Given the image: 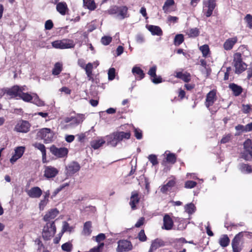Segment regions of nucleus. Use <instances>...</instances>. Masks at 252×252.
<instances>
[{"mask_svg":"<svg viewBox=\"0 0 252 252\" xmlns=\"http://www.w3.org/2000/svg\"><path fill=\"white\" fill-rule=\"evenodd\" d=\"M199 34V31L197 28L191 29L188 32V35L190 37H195Z\"/></svg>","mask_w":252,"mask_h":252,"instance_id":"nucleus-41","label":"nucleus"},{"mask_svg":"<svg viewBox=\"0 0 252 252\" xmlns=\"http://www.w3.org/2000/svg\"><path fill=\"white\" fill-rule=\"evenodd\" d=\"M174 4V0H167L165 2L162 8L164 11H166V10H168V8L170 6L173 5Z\"/></svg>","mask_w":252,"mask_h":252,"instance_id":"nucleus-48","label":"nucleus"},{"mask_svg":"<svg viewBox=\"0 0 252 252\" xmlns=\"http://www.w3.org/2000/svg\"><path fill=\"white\" fill-rule=\"evenodd\" d=\"M245 151L242 154V157L248 160L252 158V140L248 139L244 143Z\"/></svg>","mask_w":252,"mask_h":252,"instance_id":"nucleus-8","label":"nucleus"},{"mask_svg":"<svg viewBox=\"0 0 252 252\" xmlns=\"http://www.w3.org/2000/svg\"><path fill=\"white\" fill-rule=\"evenodd\" d=\"M197 185L196 182L193 181H187L185 182V187L187 189H192Z\"/></svg>","mask_w":252,"mask_h":252,"instance_id":"nucleus-46","label":"nucleus"},{"mask_svg":"<svg viewBox=\"0 0 252 252\" xmlns=\"http://www.w3.org/2000/svg\"><path fill=\"white\" fill-rule=\"evenodd\" d=\"M72 227H70L69 224L66 221L63 222V226L62 230V235L66 231L71 232L72 231Z\"/></svg>","mask_w":252,"mask_h":252,"instance_id":"nucleus-40","label":"nucleus"},{"mask_svg":"<svg viewBox=\"0 0 252 252\" xmlns=\"http://www.w3.org/2000/svg\"><path fill=\"white\" fill-rule=\"evenodd\" d=\"M28 195L32 198H39L42 194V190L38 187L32 188L27 192Z\"/></svg>","mask_w":252,"mask_h":252,"instance_id":"nucleus-16","label":"nucleus"},{"mask_svg":"<svg viewBox=\"0 0 252 252\" xmlns=\"http://www.w3.org/2000/svg\"><path fill=\"white\" fill-rule=\"evenodd\" d=\"M56 9L61 15H64L68 10V8L65 2H61L57 3Z\"/></svg>","mask_w":252,"mask_h":252,"instance_id":"nucleus-23","label":"nucleus"},{"mask_svg":"<svg viewBox=\"0 0 252 252\" xmlns=\"http://www.w3.org/2000/svg\"><path fill=\"white\" fill-rule=\"evenodd\" d=\"M216 6V0H207L203 2V12L207 17H209L212 15Z\"/></svg>","mask_w":252,"mask_h":252,"instance_id":"nucleus-5","label":"nucleus"},{"mask_svg":"<svg viewBox=\"0 0 252 252\" xmlns=\"http://www.w3.org/2000/svg\"><path fill=\"white\" fill-rule=\"evenodd\" d=\"M127 10L128 8L126 6H119V11L116 17L121 20L128 17L129 15L127 14Z\"/></svg>","mask_w":252,"mask_h":252,"instance_id":"nucleus-20","label":"nucleus"},{"mask_svg":"<svg viewBox=\"0 0 252 252\" xmlns=\"http://www.w3.org/2000/svg\"><path fill=\"white\" fill-rule=\"evenodd\" d=\"M139 240L141 242H144L147 240V237L144 230H141L138 234Z\"/></svg>","mask_w":252,"mask_h":252,"instance_id":"nucleus-52","label":"nucleus"},{"mask_svg":"<svg viewBox=\"0 0 252 252\" xmlns=\"http://www.w3.org/2000/svg\"><path fill=\"white\" fill-rule=\"evenodd\" d=\"M72 245L70 242H66L62 246V249L63 251L69 252L71 251Z\"/></svg>","mask_w":252,"mask_h":252,"instance_id":"nucleus-42","label":"nucleus"},{"mask_svg":"<svg viewBox=\"0 0 252 252\" xmlns=\"http://www.w3.org/2000/svg\"><path fill=\"white\" fill-rule=\"evenodd\" d=\"M108 79L113 80L115 77V69L114 68H110L108 72Z\"/></svg>","mask_w":252,"mask_h":252,"instance_id":"nucleus-49","label":"nucleus"},{"mask_svg":"<svg viewBox=\"0 0 252 252\" xmlns=\"http://www.w3.org/2000/svg\"><path fill=\"white\" fill-rule=\"evenodd\" d=\"M50 152L58 158L66 157L68 154V150L66 148H58L55 145H52L50 148Z\"/></svg>","mask_w":252,"mask_h":252,"instance_id":"nucleus-6","label":"nucleus"},{"mask_svg":"<svg viewBox=\"0 0 252 252\" xmlns=\"http://www.w3.org/2000/svg\"><path fill=\"white\" fill-rule=\"evenodd\" d=\"M62 70V64L60 63H57L52 70V74L55 75H59Z\"/></svg>","mask_w":252,"mask_h":252,"instance_id":"nucleus-29","label":"nucleus"},{"mask_svg":"<svg viewBox=\"0 0 252 252\" xmlns=\"http://www.w3.org/2000/svg\"><path fill=\"white\" fill-rule=\"evenodd\" d=\"M33 146L41 151L42 156H45V153H46V148L43 144L36 142L33 144Z\"/></svg>","mask_w":252,"mask_h":252,"instance_id":"nucleus-35","label":"nucleus"},{"mask_svg":"<svg viewBox=\"0 0 252 252\" xmlns=\"http://www.w3.org/2000/svg\"><path fill=\"white\" fill-rule=\"evenodd\" d=\"M119 6H113L111 7L109 10H108V13L111 15H117L119 11Z\"/></svg>","mask_w":252,"mask_h":252,"instance_id":"nucleus-51","label":"nucleus"},{"mask_svg":"<svg viewBox=\"0 0 252 252\" xmlns=\"http://www.w3.org/2000/svg\"><path fill=\"white\" fill-rule=\"evenodd\" d=\"M237 41V38L236 37L228 39L223 44L224 48L227 50L231 49Z\"/></svg>","mask_w":252,"mask_h":252,"instance_id":"nucleus-24","label":"nucleus"},{"mask_svg":"<svg viewBox=\"0 0 252 252\" xmlns=\"http://www.w3.org/2000/svg\"><path fill=\"white\" fill-rule=\"evenodd\" d=\"M174 184L175 182L173 181H169L166 185L161 187L160 191L163 193H165L169 190L172 187H173Z\"/></svg>","mask_w":252,"mask_h":252,"instance_id":"nucleus-31","label":"nucleus"},{"mask_svg":"<svg viewBox=\"0 0 252 252\" xmlns=\"http://www.w3.org/2000/svg\"><path fill=\"white\" fill-rule=\"evenodd\" d=\"M240 169L242 172L250 173L252 172L251 166L248 164L242 163L240 165Z\"/></svg>","mask_w":252,"mask_h":252,"instance_id":"nucleus-33","label":"nucleus"},{"mask_svg":"<svg viewBox=\"0 0 252 252\" xmlns=\"http://www.w3.org/2000/svg\"><path fill=\"white\" fill-rule=\"evenodd\" d=\"M157 67L156 66H153L149 69L148 74L152 77H157L156 75Z\"/></svg>","mask_w":252,"mask_h":252,"instance_id":"nucleus-54","label":"nucleus"},{"mask_svg":"<svg viewBox=\"0 0 252 252\" xmlns=\"http://www.w3.org/2000/svg\"><path fill=\"white\" fill-rule=\"evenodd\" d=\"M229 88L233 92V94L235 96H239L242 92V88L234 83H230L229 85Z\"/></svg>","mask_w":252,"mask_h":252,"instance_id":"nucleus-22","label":"nucleus"},{"mask_svg":"<svg viewBox=\"0 0 252 252\" xmlns=\"http://www.w3.org/2000/svg\"><path fill=\"white\" fill-rule=\"evenodd\" d=\"M84 5L91 10H93L96 8L94 0H83Z\"/></svg>","mask_w":252,"mask_h":252,"instance_id":"nucleus-26","label":"nucleus"},{"mask_svg":"<svg viewBox=\"0 0 252 252\" xmlns=\"http://www.w3.org/2000/svg\"><path fill=\"white\" fill-rule=\"evenodd\" d=\"M59 213V211L56 209H51L43 217V220L45 221L51 222L50 220L54 219Z\"/></svg>","mask_w":252,"mask_h":252,"instance_id":"nucleus-17","label":"nucleus"},{"mask_svg":"<svg viewBox=\"0 0 252 252\" xmlns=\"http://www.w3.org/2000/svg\"><path fill=\"white\" fill-rule=\"evenodd\" d=\"M19 97L24 101L27 102H30L32 99V96L31 94L28 93H22V92L20 93Z\"/></svg>","mask_w":252,"mask_h":252,"instance_id":"nucleus-36","label":"nucleus"},{"mask_svg":"<svg viewBox=\"0 0 252 252\" xmlns=\"http://www.w3.org/2000/svg\"><path fill=\"white\" fill-rule=\"evenodd\" d=\"M52 44L54 48L60 49L71 48L74 46L73 41L68 39L55 41Z\"/></svg>","mask_w":252,"mask_h":252,"instance_id":"nucleus-7","label":"nucleus"},{"mask_svg":"<svg viewBox=\"0 0 252 252\" xmlns=\"http://www.w3.org/2000/svg\"><path fill=\"white\" fill-rule=\"evenodd\" d=\"M132 72L139 75L140 79H143L145 76L143 71L139 67H133L132 69Z\"/></svg>","mask_w":252,"mask_h":252,"instance_id":"nucleus-32","label":"nucleus"},{"mask_svg":"<svg viewBox=\"0 0 252 252\" xmlns=\"http://www.w3.org/2000/svg\"><path fill=\"white\" fill-rule=\"evenodd\" d=\"M173 226V221L171 217L168 214H166L163 217V229L170 230Z\"/></svg>","mask_w":252,"mask_h":252,"instance_id":"nucleus-18","label":"nucleus"},{"mask_svg":"<svg viewBox=\"0 0 252 252\" xmlns=\"http://www.w3.org/2000/svg\"><path fill=\"white\" fill-rule=\"evenodd\" d=\"M244 20L247 23L248 27L250 29H252V16L249 14H247Z\"/></svg>","mask_w":252,"mask_h":252,"instance_id":"nucleus-43","label":"nucleus"},{"mask_svg":"<svg viewBox=\"0 0 252 252\" xmlns=\"http://www.w3.org/2000/svg\"><path fill=\"white\" fill-rule=\"evenodd\" d=\"M25 148L18 147L15 150V154L18 156V158H21L24 154Z\"/></svg>","mask_w":252,"mask_h":252,"instance_id":"nucleus-44","label":"nucleus"},{"mask_svg":"<svg viewBox=\"0 0 252 252\" xmlns=\"http://www.w3.org/2000/svg\"><path fill=\"white\" fill-rule=\"evenodd\" d=\"M252 130V122L245 126V132Z\"/></svg>","mask_w":252,"mask_h":252,"instance_id":"nucleus-64","label":"nucleus"},{"mask_svg":"<svg viewBox=\"0 0 252 252\" xmlns=\"http://www.w3.org/2000/svg\"><path fill=\"white\" fill-rule=\"evenodd\" d=\"M152 81L154 84H158L162 82V79L160 76H157V77H153L152 79Z\"/></svg>","mask_w":252,"mask_h":252,"instance_id":"nucleus-60","label":"nucleus"},{"mask_svg":"<svg viewBox=\"0 0 252 252\" xmlns=\"http://www.w3.org/2000/svg\"><path fill=\"white\" fill-rule=\"evenodd\" d=\"M112 41V37L109 36H104L102 37L101 39V42L102 44L104 45H107L109 44V43Z\"/></svg>","mask_w":252,"mask_h":252,"instance_id":"nucleus-45","label":"nucleus"},{"mask_svg":"<svg viewBox=\"0 0 252 252\" xmlns=\"http://www.w3.org/2000/svg\"><path fill=\"white\" fill-rule=\"evenodd\" d=\"M235 129L237 131H240L241 132H245V126L238 125L235 126Z\"/></svg>","mask_w":252,"mask_h":252,"instance_id":"nucleus-62","label":"nucleus"},{"mask_svg":"<svg viewBox=\"0 0 252 252\" xmlns=\"http://www.w3.org/2000/svg\"><path fill=\"white\" fill-rule=\"evenodd\" d=\"M80 169V165L77 162H72L70 163L66 167V169L67 174L72 175L78 171Z\"/></svg>","mask_w":252,"mask_h":252,"instance_id":"nucleus-13","label":"nucleus"},{"mask_svg":"<svg viewBox=\"0 0 252 252\" xmlns=\"http://www.w3.org/2000/svg\"><path fill=\"white\" fill-rule=\"evenodd\" d=\"M129 132L117 131L106 136L107 144L112 147H116L118 143L124 139H128L130 137Z\"/></svg>","mask_w":252,"mask_h":252,"instance_id":"nucleus-1","label":"nucleus"},{"mask_svg":"<svg viewBox=\"0 0 252 252\" xmlns=\"http://www.w3.org/2000/svg\"><path fill=\"white\" fill-rule=\"evenodd\" d=\"M164 245V243L162 240L156 239L152 242L149 252H153L158 248L163 246Z\"/></svg>","mask_w":252,"mask_h":252,"instance_id":"nucleus-21","label":"nucleus"},{"mask_svg":"<svg viewBox=\"0 0 252 252\" xmlns=\"http://www.w3.org/2000/svg\"><path fill=\"white\" fill-rule=\"evenodd\" d=\"M105 239V236L103 233H100L97 236L95 237V240L96 242L100 243L101 241L104 240Z\"/></svg>","mask_w":252,"mask_h":252,"instance_id":"nucleus-58","label":"nucleus"},{"mask_svg":"<svg viewBox=\"0 0 252 252\" xmlns=\"http://www.w3.org/2000/svg\"><path fill=\"white\" fill-rule=\"evenodd\" d=\"M247 232H240L235 235L232 240L231 245L233 252H240L242 249L244 233Z\"/></svg>","mask_w":252,"mask_h":252,"instance_id":"nucleus-3","label":"nucleus"},{"mask_svg":"<svg viewBox=\"0 0 252 252\" xmlns=\"http://www.w3.org/2000/svg\"><path fill=\"white\" fill-rule=\"evenodd\" d=\"M30 125L28 122L23 121L21 123L17 124L14 130L17 132L27 133L30 130Z\"/></svg>","mask_w":252,"mask_h":252,"instance_id":"nucleus-12","label":"nucleus"},{"mask_svg":"<svg viewBox=\"0 0 252 252\" xmlns=\"http://www.w3.org/2000/svg\"><path fill=\"white\" fill-rule=\"evenodd\" d=\"M230 240L227 235H223L219 240V244L222 247L228 246Z\"/></svg>","mask_w":252,"mask_h":252,"instance_id":"nucleus-27","label":"nucleus"},{"mask_svg":"<svg viewBox=\"0 0 252 252\" xmlns=\"http://www.w3.org/2000/svg\"><path fill=\"white\" fill-rule=\"evenodd\" d=\"M139 201V198L138 192L136 191H132L129 202V205L132 210H135L136 208V204L138 203Z\"/></svg>","mask_w":252,"mask_h":252,"instance_id":"nucleus-19","label":"nucleus"},{"mask_svg":"<svg viewBox=\"0 0 252 252\" xmlns=\"http://www.w3.org/2000/svg\"><path fill=\"white\" fill-rule=\"evenodd\" d=\"M105 143V141L102 139L94 140L91 142V146L94 149H97Z\"/></svg>","mask_w":252,"mask_h":252,"instance_id":"nucleus-28","label":"nucleus"},{"mask_svg":"<svg viewBox=\"0 0 252 252\" xmlns=\"http://www.w3.org/2000/svg\"><path fill=\"white\" fill-rule=\"evenodd\" d=\"M68 186V184H66L65 185H62L60 186L59 188H57L53 192V196H55L56 195V194L59 193L61 190L63 189V188H64L65 186Z\"/></svg>","mask_w":252,"mask_h":252,"instance_id":"nucleus-61","label":"nucleus"},{"mask_svg":"<svg viewBox=\"0 0 252 252\" xmlns=\"http://www.w3.org/2000/svg\"><path fill=\"white\" fill-rule=\"evenodd\" d=\"M53 27V23L51 20H48L46 21L45 24V28L46 30H50Z\"/></svg>","mask_w":252,"mask_h":252,"instance_id":"nucleus-56","label":"nucleus"},{"mask_svg":"<svg viewBox=\"0 0 252 252\" xmlns=\"http://www.w3.org/2000/svg\"><path fill=\"white\" fill-rule=\"evenodd\" d=\"M56 232L54 221L48 222L42 230V237L45 240H49L54 236Z\"/></svg>","mask_w":252,"mask_h":252,"instance_id":"nucleus-2","label":"nucleus"},{"mask_svg":"<svg viewBox=\"0 0 252 252\" xmlns=\"http://www.w3.org/2000/svg\"><path fill=\"white\" fill-rule=\"evenodd\" d=\"M58 170L52 166H46L44 171V176L47 178H52L55 177L58 173Z\"/></svg>","mask_w":252,"mask_h":252,"instance_id":"nucleus-14","label":"nucleus"},{"mask_svg":"<svg viewBox=\"0 0 252 252\" xmlns=\"http://www.w3.org/2000/svg\"><path fill=\"white\" fill-rule=\"evenodd\" d=\"M166 160L168 162H170L172 164L176 162V160L175 155L171 153L169 154L167 156Z\"/></svg>","mask_w":252,"mask_h":252,"instance_id":"nucleus-47","label":"nucleus"},{"mask_svg":"<svg viewBox=\"0 0 252 252\" xmlns=\"http://www.w3.org/2000/svg\"><path fill=\"white\" fill-rule=\"evenodd\" d=\"M91 224V221H87L85 223L83 229V232L85 235H89L91 234L92 232Z\"/></svg>","mask_w":252,"mask_h":252,"instance_id":"nucleus-30","label":"nucleus"},{"mask_svg":"<svg viewBox=\"0 0 252 252\" xmlns=\"http://www.w3.org/2000/svg\"><path fill=\"white\" fill-rule=\"evenodd\" d=\"M134 136L137 139H141L142 138V133L141 130L140 129H134Z\"/></svg>","mask_w":252,"mask_h":252,"instance_id":"nucleus-55","label":"nucleus"},{"mask_svg":"<svg viewBox=\"0 0 252 252\" xmlns=\"http://www.w3.org/2000/svg\"><path fill=\"white\" fill-rule=\"evenodd\" d=\"M37 135L46 143L50 142L53 138V133L51 129L48 128L41 129L37 133Z\"/></svg>","mask_w":252,"mask_h":252,"instance_id":"nucleus-9","label":"nucleus"},{"mask_svg":"<svg viewBox=\"0 0 252 252\" xmlns=\"http://www.w3.org/2000/svg\"><path fill=\"white\" fill-rule=\"evenodd\" d=\"M148 30L153 35H161L162 34V30L158 26L153 25L149 26Z\"/></svg>","mask_w":252,"mask_h":252,"instance_id":"nucleus-25","label":"nucleus"},{"mask_svg":"<svg viewBox=\"0 0 252 252\" xmlns=\"http://www.w3.org/2000/svg\"><path fill=\"white\" fill-rule=\"evenodd\" d=\"M185 82H188L190 80V75L189 73H185L181 78Z\"/></svg>","mask_w":252,"mask_h":252,"instance_id":"nucleus-59","label":"nucleus"},{"mask_svg":"<svg viewBox=\"0 0 252 252\" xmlns=\"http://www.w3.org/2000/svg\"><path fill=\"white\" fill-rule=\"evenodd\" d=\"M22 91V88L17 85H15L11 88H5L2 90L4 94H6L7 95L11 96L12 98L19 96L20 93Z\"/></svg>","mask_w":252,"mask_h":252,"instance_id":"nucleus-10","label":"nucleus"},{"mask_svg":"<svg viewBox=\"0 0 252 252\" xmlns=\"http://www.w3.org/2000/svg\"><path fill=\"white\" fill-rule=\"evenodd\" d=\"M184 41V36L182 34H177L175 36L174 40V44L176 46L180 45Z\"/></svg>","mask_w":252,"mask_h":252,"instance_id":"nucleus-37","label":"nucleus"},{"mask_svg":"<svg viewBox=\"0 0 252 252\" xmlns=\"http://www.w3.org/2000/svg\"><path fill=\"white\" fill-rule=\"evenodd\" d=\"M252 105L251 104H242V110L244 113H249L251 109Z\"/></svg>","mask_w":252,"mask_h":252,"instance_id":"nucleus-53","label":"nucleus"},{"mask_svg":"<svg viewBox=\"0 0 252 252\" xmlns=\"http://www.w3.org/2000/svg\"><path fill=\"white\" fill-rule=\"evenodd\" d=\"M234 66L235 68V73L240 74L244 71L247 67V64L242 62L240 53H236L234 56Z\"/></svg>","mask_w":252,"mask_h":252,"instance_id":"nucleus-4","label":"nucleus"},{"mask_svg":"<svg viewBox=\"0 0 252 252\" xmlns=\"http://www.w3.org/2000/svg\"><path fill=\"white\" fill-rule=\"evenodd\" d=\"M185 209L186 212L189 214H191L194 212L195 206L193 204L189 203L185 206Z\"/></svg>","mask_w":252,"mask_h":252,"instance_id":"nucleus-39","label":"nucleus"},{"mask_svg":"<svg viewBox=\"0 0 252 252\" xmlns=\"http://www.w3.org/2000/svg\"><path fill=\"white\" fill-rule=\"evenodd\" d=\"M149 161L152 163L153 165H155L158 164V161L156 155H150L148 157Z\"/></svg>","mask_w":252,"mask_h":252,"instance_id":"nucleus-50","label":"nucleus"},{"mask_svg":"<svg viewBox=\"0 0 252 252\" xmlns=\"http://www.w3.org/2000/svg\"><path fill=\"white\" fill-rule=\"evenodd\" d=\"M216 91L212 90L207 94L206 98L205 105L207 108L213 105L216 100Z\"/></svg>","mask_w":252,"mask_h":252,"instance_id":"nucleus-15","label":"nucleus"},{"mask_svg":"<svg viewBox=\"0 0 252 252\" xmlns=\"http://www.w3.org/2000/svg\"><path fill=\"white\" fill-rule=\"evenodd\" d=\"M48 199H43L41 200L39 204V208L40 210H43L44 207L46 205Z\"/></svg>","mask_w":252,"mask_h":252,"instance_id":"nucleus-57","label":"nucleus"},{"mask_svg":"<svg viewBox=\"0 0 252 252\" xmlns=\"http://www.w3.org/2000/svg\"><path fill=\"white\" fill-rule=\"evenodd\" d=\"M84 69L86 71V73L88 77L89 78V80H90L92 74L93 64L90 63H88L85 66Z\"/></svg>","mask_w":252,"mask_h":252,"instance_id":"nucleus-34","label":"nucleus"},{"mask_svg":"<svg viewBox=\"0 0 252 252\" xmlns=\"http://www.w3.org/2000/svg\"><path fill=\"white\" fill-rule=\"evenodd\" d=\"M117 251L118 252H127L132 250V245L131 242L128 240H122L118 242Z\"/></svg>","mask_w":252,"mask_h":252,"instance_id":"nucleus-11","label":"nucleus"},{"mask_svg":"<svg viewBox=\"0 0 252 252\" xmlns=\"http://www.w3.org/2000/svg\"><path fill=\"white\" fill-rule=\"evenodd\" d=\"M230 138H231V135L228 134V135H226V136L223 137L221 139L220 142L221 143H226L228 142L230 140Z\"/></svg>","mask_w":252,"mask_h":252,"instance_id":"nucleus-63","label":"nucleus"},{"mask_svg":"<svg viewBox=\"0 0 252 252\" xmlns=\"http://www.w3.org/2000/svg\"><path fill=\"white\" fill-rule=\"evenodd\" d=\"M199 49L202 53L203 56L206 57L210 52L209 46L207 44H205L200 46Z\"/></svg>","mask_w":252,"mask_h":252,"instance_id":"nucleus-38","label":"nucleus"}]
</instances>
